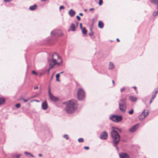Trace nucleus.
<instances>
[{
	"label": "nucleus",
	"instance_id": "1",
	"mask_svg": "<svg viewBox=\"0 0 158 158\" xmlns=\"http://www.w3.org/2000/svg\"><path fill=\"white\" fill-rule=\"evenodd\" d=\"M47 60L51 68H53L56 64L60 65L63 62L61 58L56 52H54L51 55L49 54Z\"/></svg>",
	"mask_w": 158,
	"mask_h": 158
},
{
	"label": "nucleus",
	"instance_id": "2",
	"mask_svg": "<svg viewBox=\"0 0 158 158\" xmlns=\"http://www.w3.org/2000/svg\"><path fill=\"white\" fill-rule=\"evenodd\" d=\"M66 106L65 110L68 114L73 113L77 107V102L76 100H72L66 102Z\"/></svg>",
	"mask_w": 158,
	"mask_h": 158
},
{
	"label": "nucleus",
	"instance_id": "3",
	"mask_svg": "<svg viewBox=\"0 0 158 158\" xmlns=\"http://www.w3.org/2000/svg\"><path fill=\"white\" fill-rule=\"evenodd\" d=\"M111 135L114 144L117 145L120 141V135L118 133L114 130H113L111 131Z\"/></svg>",
	"mask_w": 158,
	"mask_h": 158
},
{
	"label": "nucleus",
	"instance_id": "4",
	"mask_svg": "<svg viewBox=\"0 0 158 158\" xmlns=\"http://www.w3.org/2000/svg\"><path fill=\"white\" fill-rule=\"evenodd\" d=\"M118 102L119 109L122 112H125L127 109L126 98H123L118 101Z\"/></svg>",
	"mask_w": 158,
	"mask_h": 158
},
{
	"label": "nucleus",
	"instance_id": "5",
	"mask_svg": "<svg viewBox=\"0 0 158 158\" xmlns=\"http://www.w3.org/2000/svg\"><path fill=\"white\" fill-rule=\"evenodd\" d=\"M110 119L113 122L118 123L122 120L123 117L121 115H110Z\"/></svg>",
	"mask_w": 158,
	"mask_h": 158
},
{
	"label": "nucleus",
	"instance_id": "6",
	"mask_svg": "<svg viewBox=\"0 0 158 158\" xmlns=\"http://www.w3.org/2000/svg\"><path fill=\"white\" fill-rule=\"evenodd\" d=\"M85 96V93L84 90L81 88L78 89L77 92V97L79 100H81L84 98Z\"/></svg>",
	"mask_w": 158,
	"mask_h": 158
},
{
	"label": "nucleus",
	"instance_id": "7",
	"mask_svg": "<svg viewBox=\"0 0 158 158\" xmlns=\"http://www.w3.org/2000/svg\"><path fill=\"white\" fill-rule=\"evenodd\" d=\"M62 35V31L60 30H55L51 32V35L52 37H58Z\"/></svg>",
	"mask_w": 158,
	"mask_h": 158
},
{
	"label": "nucleus",
	"instance_id": "8",
	"mask_svg": "<svg viewBox=\"0 0 158 158\" xmlns=\"http://www.w3.org/2000/svg\"><path fill=\"white\" fill-rule=\"evenodd\" d=\"M145 110H144L142 114L139 116L138 118L140 120H143L148 115L149 112H147L145 113Z\"/></svg>",
	"mask_w": 158,
	"mask_h": 158
},
{
	"label": "nucleus",
	"instance_id": "9",
	"mask_svg": "<svg viewBox=\"0 0 158 158\" xmlns=\"http://www.w3.org/2000/svg\"><path fill=\"white\" fill-rule=\"evenodd\" d=\"M151 2L154 4L156 5L157 6L156 8L158 9L157 12L154 11L153 13V15L154 16H156L158 15V0H151Z\"/></svg>",
	"mask_w": 158,
	"mask_h": 158
},
{
	"label": "nucleus",
	"instance_id": "10",
	"mask_svg": "<svg viewBox=\"0 0 158 158\" xmlns=\"http://www.w3.org/2000/svg\"><path fill=\"white\" fill-rule=\"evenodd\" d=\"M48 94L50 99L52 101L54 102H56V101H58V98L57 97L54 96L51 94L50 91V88L48 90Z\"/></svg>",
	"mask_w": 158,
	"mask_h": 158
},
{
	"label": "nucleus",
	"instance_id": "11",
	"mask_svg": "<svg viewBox=\"0 0 158 158\" xmlns=\"http://www.w3.org/2000/svg\"><path fill=\"white\" fill-rule=\"evenodd\" d=\"M108 137V134L106 131H104L100 136V138L102 139H105Z\"/></svg>",
	"mask_w": 158,
	"mask_h": 158
},
{
	"label": "nucleus",
	"instance_id": "12",
	"mask_svg": "<svg viewBox=\"0 0 158 158\" xmlns=\"http://www.w3.org/2000/svg\"><path fill=\"white\" fill-rule=\"evenodd\" d=\"M139 125V124H136L131 128L129 129V131L131 132L135 131L138 128Z\"/></svg>",
	"mask_w": 158,
	"mask_h": 158
},
{
	"label": "nucleus",
	"instance_id": "13",
	"mask_svg": "<svg viewBox=\"0 0 158 158\" xmlns=\"http://www.w3.org/2000/svg\"><path fill=\"white\" fill-rule=\"evenodd\" d=\"M120 158H130L129 155L126 153H121L119 154Z\"/></svg>",
	"mask_w": 158,
	"mask_h": 158
},
{
	"label": "nucleus",
	"instance_id": "14",
	"mask_svg": "<svg viewBox=\"0 0 158 158\" xmlns=\"http://www.w3.org/2000/svg\"><path fill=\"white\" fill-rule=\"evenodd\" d=\"M48 107V105L46 101H45L42 104V108L44 110H46Z\"/></svg>",
	"mask_w": 158,
	"mask_h": 158
},
{
	"label": "nucleus",
	"instance_id": "15",
	"mask_svg": "<svg viewBox=\"0 0 158 158\" xmlns=\"http://www.w3.org/2000/svg\"><path fill=\"white\" fill-rule=\"evenodd\" d=\"M75 12L73 9H70L68 12V14L71 17L73 16L75 14Z\"/></svg>",
	"mask_w": 158,
	"mask_h": 158
},
{
	"label": "nucleus",
	"instance_id": "16",
	"mask_svg": "<svg viewBox=\"0 0 158 158\" xmlns=\"http://www.w3.org/2000/svg\"><path fill=\"white\" fill-rule=\"evenodd\" d=\"M129 100L132 102H135L137 100V98L133 96H130L129 98Z\"/></svg>",
	"mask_w": 158,
	"mask_h": 158
},
{
	"label": "nucleus",
	"instance_id": "17",
	"mask_svg": "<svg viewBox=\"0 0 158 158\" xmlns=\"http://www.w3.org/2000/svg\"><path fill=\"white\" fill-rule=\"evenodd\" d=\"M37 7V5L36 4H35L33 6H30L29 9L31 10H34L36 9Z\"/></svg>",
	"mask_w": 158,
	"mask_h": 158
},
{
	"label": "nucleus",
	"instance_id": "18",
	"mask_svg": "<svg viewBox=\"0 0 158 158\" xmlns=\"http://www.w3.org/2000/svg\"><path fill=\"white\" fill-rule=\"evenodd\" d=\"M75 26L74 24L73 23H72L70 26V28L71 29V30L73 31H74L75 30Z\"/></svg>",
	"mask_w": 158,
	"mask_h": 158
},
{
	"label": "nucleus",
	"instance_id": "19",
	"mask_svg": "<svg viewBox=\"0 0 158 158\" xmlns=\"http://www.w3.org/2000/svg\"><path fill=\"white\" fill-rule=\"evenodd\" d=\"M5 101V99L4 98H0V105L4 104Z\"/></svg>",
	"mask_w": 158,
	"mask_h": 158
},
{
	"label": "nucleus",
	"instance_id": "20",
	"mask_svg": "<svg viewBox=\"0 0 158 158\" xmlns=\"http://www.w3.org/2000/svg\"><path fill=\"white\" fill-rule=\"evenodd\" d=\"M103 23L101 21H99L98 23V27L100 28H102L103 27Z\"/></svg>",
	"mask_w": 158,
	"mask_h": 158
},
{
	"label": "nucleus",
	"instance_id": "21",
	"mask_svg": "<svg viewBox=\"0 0 158 158\" xmlns=\"http://www.w3.org/2000/svg\"><path fill=\"white\" fill-rule=\"evenodd\" d=\"M114 68V65L113 63L112 62H110L109 65V69H113Z\"/></svg>",
	"mask_w": 158,
	"mask_h": 158
},
{
	"label": "nucleus",
	"instance_id": "22",
	"mask_svg": "<svg viewBox=\"0 0 158 158\" xmlns=\"http://www.w3.org/2000/svg\"><path fill=\"white\" fill-rule=\"evenodd\" d=\"M82 31L83 34H86L87 33V31L85 29V27H83L82 29Z\"/></svg>",
	"mask_w": 158,
	"mask_h": 158
},
{
	"label": "nucleus",
	"instance_id": "23",
	"mask_svg": "<svg viewBox=\"0 0 158 158\" xmlns=\"http://www.w3.org/2000/svg\"><path fill=\"white\" fill-rule=\"evenodd\" d=\"M90 32L89 33V35L90 36H92L94 35V32L91 28H90Z\"/></svg>",
	"mask_w": 158,
	"mask_h": 158
},
{
	"label": "nucleus",
	"instance_id": "24",
	"mask_svg": "<svg viewBox=\"0 0 158 158\" xmlns=\"http://www.w3.org/2000/svg\"><path fill=\"white\" fill-rule=\"evenodd\" d=\"M52 68H51L50 66V65H49V68L48 69H45L44 70V73L46 72H48V74L49 73L50 70L52 69Z\"/></svg>",
	"mask_w": 158,
	"mask_h": 158
},
{
	"label": "nucleus",
	"instance_id": "25",
	"mask_svg": "<svg viewBox=\"0 0 158 158\" xmlns=\"http://www.w3.org/2000/svg\"><path fill=\"white\" fill-rule=\"evenodd\" d=\"M78 140L79 142L81 143V142H83L84 139L83 138H80L78 139Z\"/></svg>",
	"mask_w": 158,
	"mask_h": 158
},
{
	"label": "nucleus",
	"instance_id": "26",
	"mask_svg": "<svg viewBox=\"0 0 158 158\" xmlns=\"http://www.w3.org/2000/svg\"><path fill=\"white\" fill-rule=\"evenodd\" d=\"M134 112V110L133 109H132L130 111L128 112L129 114H132Z\"/></svg>",
	"mask_w": 158,
	"mask_h": 158
},
{
	"label": "nucleus",
	"instance_id": "27",
	"mask_svg": "<svg viewBox=\"0 0 158 158\" xmlns=\"http://www.w3.org/2000/svg\"><path fill=\"white\" fill-rule=\"evenodd\" d=\"M63 137L67 139H69L68 135H67L65 134L64 135H63Z\"/></svg>",
	"mask_w": 158,
	"mask_h": 158
},
{
	"label": "nucleus",
	"instance_id": "28",
	"mask_svg": "<svg viewBox=\"0 0 158 158\" xmlns=\"http://www.w3.org/2000/svg\"><path fill=\"white\" fill-rule=\"evenodd\" d=\"M103 3V1L102 0H99V2H98V4L99 5L101 6V5Z\"/></svg>",
	"mask_w": 158,
	"mask_h": 158
},
{
	"label": "nucleus",
	"instance_id": "29",
	"mask_svg": "<svg viewBox=\"0 0 158 158\" xmlns=\"http://www.w3.org/2000/svg\"><path fill=\"white\" fill-rule=\"evenodd\" d=\"M22 99L23 101L24 102H27L28 101H29L30 100V99H29V98H28L27 99Z\"/></svg>",
	"mask_w": 158,
	"mask_h": 158
},
{
	"label": "nucleus",
	"instance_id": "30",
	"mask_svg": "<svg viewBox=\"0 0 158 158\" xmlns=\"http://www.w3.org/2000/svg\"><path fill=\"white\" fill-rule=\"evenodd\" d=\"M15 106L18 108H19L20 106V104L19 103H18L15 105Z\"/></svg>",
	"mask_w": 158,
	"mask_h": 158
},
{
	"label": "nucleus",
	"instance_id": "31",
	"mask_svg": "<svg viewBox=\"0 0 158 158\" xmlns=\"http://www.w3.org/2000/svg\"><path fill=\"white\" fill-rule=\"evenodd\" d=\"M25 154L26 155H27V154H28L30 156H32V157H33V156L31 155L30 153L29 152H25Z\"/></svg>",
	"mask_w": 158,
	"mask_h": 158
},
{
	"label": "nucleus",
	"instance_id": "32",
	"mask_svg": "<svg viewBox=\"0 0 158 158\" xmlns=\"http://www.w3.org/2000/svg\"><path fill=\"white\" fill-rule=\"evenodd\" d=\"M76 18L78 21H80L81 20V18L79 15H77Z\"/></svg>",
	"mask_w": 158,
	"mask_h": 158
},
{
	"label": "nucleus",
	"instance_id": "33",
	"mask_svg": "<svg viewBox=\"0 0 158 158\" xmlns=\"http://www.w3.org/2000/svg\"><path fill=\"white\" fill-rule=\"evenodd\" d=\"M5 2H10L12 1V0H3Z\"/></svg>",
	"mask_w": 158,
	"mask_h": 158
},
{
	"label": "nucleus",
	"instance_id": "34",
	"mask_svg": "<svg viewBox=\"0 0 158 158\" xmlns=\"http://www.w3.org/2000/svg\"><path fill=\"white\" fill-rule=\"evenodd\" d=\"M60 76V75L59 73H58L56 75V78H59Z\"/></svg>",
	"mask_w": 158,
	"mask_h": 158
},
{
	"label": "nucleus",
	"instance_id": "35",
	"mask_svg": "<svg viewBox=\"0 0 158 158\" xmlns=\"http://www.w3.org/2000/svg\"><path fill=\"white\" fill-rule=\"evenodd\" d=\"M64 6H61L60 7V10H61L62 9H64Z\"/></svg>",
	"mask_w": 158,
	"mask_h": 158
},
{
	"label": "nucleus",
	"instance_id": "36",
	"mask_svg": "<svg viewBox=\"0 0 158 158\" xmlns=\"http://www.w3.org/2000/svg\"><path fill=\"white\" fill-rule=\"evenodd\" d=\"M125 89V88L124 87H123V88L121 89L120 91L121 92H123V91H124Z\"/></svg>",
	"mask_w": 158,
	"mask_h": 158
},
{
	"label": "nucleus",
	"instance_id": "37",
	"mask_svg": "<svg viewBox=\"0 0 158 158\" xmlns=\"http://www.w3.org/2000/svg\"><path fill=\"white\" fill-rule=\"evenodd\" d=\"M156 97V94H154L152 95V99L153 100H154V99Z\"/></svg>",
	"mask_w": 158,
	"mask_h": 158
},
{
	"label": "nucleus",
	"instance_id": "38",
	"mask_svg": "<svg viewBox=\"0 0 158 158\" xmlns=\"http://www.w3.org/2000/svg\"><path fill=\"white\" fill-rule=\"evenodd\" d=\"M84 148L86 150H88L89 149V148L88 147L85 146L84 147Z\"/></svg>",
	"mask_w": 158,
	"mask_h": 158
},
{
	"label": "nucleus",
	"instance_id": "39",
	"mask_svg": "<svg viewBox=\"0 0 158 158\" xmlns=\"http://www.w3.org/2000/svg\"><path fill=\"white\" fill-rule=\"evenodd\" d=\"M32 73L35 75H36L37 74V73L35 72V71H32Z\"/></svg>",
	"mask_w": 158,
	"mask_h": 158
},
{
	"label": "nucleus",
	"instance_id": "40",
	"mask_svg": "<svg viewBox=\"0 0 158 158\" xmlns=\"http://www.w3.org/2000/svg\"><path fill=\"white\" fill-rule=\"evenodd\" d=\"M80 27L81 29H83V28L82 27V23H80Z\"/></svg>",
	"mask_w": 158,
	"mask_h": 158
},
{
	"label": "nucleus",
	"instance_id": "41",
	"mask_svg": "<svg viewBox=\"0 0 158 158\" xmlns=\"http://www.w3.org/2000/svg\"><path fill=\"white\" fill-rule=\"evenodd\" d=\"M33 101H36V102H39V101L37 100H33V101H31L30 102H33Z\"/></svg>",
	"mask_w": 158,
	"mask_h": 158
},
{
	"label": "nucleus",
	"instance_id": "42",
	"mask_svg": "<svg viewBox=\"0 0 158 158\" xmlns=\"http://www.w3.org/2000/svg\"><path fill=\"white\" fill-rule=\"evenodd\" d=\"M116 129H117L118 130V131H119L120 132H121V130L120 129H119L118 128H116Z\"/></svg>",
	"mask_w": 158,
	"mask_h": 158
},
{
	"label": "nucleus",
	"instance_id": "43",
	"mask_svg": "<svg viewBox=\"0 0 158 158\" xmlns=\"http://www.w3.org/2000/svg\"><path fill=\"white\" fill-rule=\"evenodd\" d=\"M116 145H117L114 144V146L116 147V148L117 150H118V148L117 147V146H116Z\"/></svg>",
	"mask_w": 158,
	"mask_h": 158
},
{
	"label": "nucleus",
	"instance_id": "44",
	"mask_svg": "<svg viewBox=\"0 0 158 158\" xmlns=\"http://www.w3.org/2000/svg\"><path fill=\"white\" fill-rule=\"evenodd\" d=\"M153 100L152 99V98L151 99V100H150V104H151V103L152 102Z\"/></svg>",
	"mask_w": 158,
	"mask_h": 158
},
{
	"label": "nucleus",
	"instance_id": "45",
	"mask_svg": "<svg viewBox=\"0 0 158 158\" xmlns=\"http://www.w3.org/2000/svg\"><path fill=\"white\" fill-rule=\"evenodd\" d=\"M38 87L36 86L34 87V89H38Z\"/></svg>",
	"mask_w": 158,
	"mask_h": 158
},
{
	"label": "nucleus",
	"instance_id": "46",
	"mask_svg": "<svg viewBox=\"0 0 158 158\" xmlns=\"http://www.w3.org/2000/svg\"><path fill=\"white\" fill-rule=\"evenodd\" d=\"M56 80L57 81H59V82H60V80L59 79V78H56Z\"/></svg>",
	"mask_w": 158,
	"mask_h": 158
},
{
	"label": "nucleus",
	"instance_id": "47",
	"mask_svg": "<svg viewBox=\"0 0 158 158\" xmlns=\"http://www.w3.org/2000/svg\"><path fill=\"white\" fill-rule=\"evenodd\" d=\"M91 20L93 21V23H92V25H93L94 23V19H92Z\"/></svg>",
	"mask_w": 158,
	"mask_h": 158
},
{
	"label": "nucleus",
	"instance_id": "48",
	"mask_svg": "<svg viewBox=\"0 0 158 158\" xmlns=\"http://www.w3.org/2000/svg\"><path fill=\"white\" fill-rule=\"evenodd\" d=\"M79 15H80V16H83V14L82 13H80L79 14Z\"/></svg>",
	"mask_w": 158,
	"mask_h": 158
},
{
	"label": "nucleus",
	"instance_id": "49",
	"mask_svg": "<svg viewBox=\"0 0 158 158\" xmlns=\"http://www.w3.org/2000/svg\"><path fill=\"white\" fill-rule=\"evenodd\" d=\"M94 10V8H90V9H89V10L90 11H91V10Z\"/></svg>",
	"mask_w": 158,
	"mask_h": 158
},
{
	"label": "nucleus",
	"instance_id": "50",
	"mask_svg": "<svg viewBox=\"0 0 158 158\" xmlns=\"http://www.w3.org/2000/svg\"><path fill=\"white\" fill-rule=\"evenodd\" d=\"M116 40L118 41V42H119L120 40H119V39H118V38H117L116 39Z\"/></svg>",
	"mask_w": 158,
	"mask_h": 158
},
{
	"label": "nucleus",
	"instance_id": "51",
	"mask_svg": "<svg viewBox=\"0 0 158 158\" xmlns=\"http://www.w3.org/2000/svg\"><path fill=\"white\" fill-rule=\"evenodd\" d=\"M133 88L135 89H136V87L135 86H133Z\"/></svg>",
	"mask_w": 158,
	"mask_h": 158
},
{
	"label": "nucleus",
	"instance_id": "52",
	"mask_svg": "<svg viewBox=\"0 0 158 158\" xmlns=\"http://www.w3.org/2000/svg\"><path fill=\"white\" fill-rule=\"evenodd\" d=\"M43 74H44V73H40V76L43 75Z\"/></svg>",
	"mask_w": 158,
	"mask_h": 158
},
{
	"label": "nucleus",
	"instance_id": "53",
	"mask_svg": "<svg viewBox=\"0 0 158 158\" xmlns=\"http://www.w3.org/2000/svg\"><path fill=\"white\" fill-rule=\"evenodd\" d=\"M158 92V91L157 90H155V94H157Z\"/></svg>",
	"mask_w": 158,
	"mask_h": 158
},
{
	"label": "nucleus",
	"instance_id": "54",
	"mask_svg": "<svg viewBox=\"0 0 158 158\" xmlns=\"http://www.w3.org/2000/svg\"><path fill=\"white\" fill-rule=\"evenodd\" d=\"M64 72L63 71V72H60V73L59 74H62V73H64Z\"/></svg>",
	"mask_w": 158,
	"mask_h": 158
},
{
	"label": "nucleus",
	"instance_id": "55",
	"mask_svg": "<svg viewBox=\"0 0 158 158\" xmlns=\"http://www.w3.org/2000/svg\"><path fill=\"white\" fill-rule=\"evenodd\" d=\"M112 82H113V84L114 85V81H113V80L112 81Z\"/></svg>",
	"mask_w": 158,
	"mask_h": 158
},
{
	"label": "nucleus",
	"instance_id": "56",
	"mask_svg": "<svg viewBox=\"0 0 158 158\" xmlns=\"http://www.w3.org/2000/svg\"><path fill=\"white\" fill-rule=\"evenodd\" d=\"M76 24H77V26H78V23L77 22L76 23Z\"/></svg>",
	"mask_w": 158,
	"mask_h": 158
},
{
	"label": "nucleus",
	"instance_id": "57",
	"mask_svg": "<svg viewBox=\"0 0 158 158\" xmlns=\"http://www.w3.org/2000/svg\"><path fill=\"white\" fill-rule=\"evenodd\" d=\"M42 156V155L40 154V156Z\"/></svg>",
	"mask_w": 158,
	"mask_h": 158
},
{
	"label": "nucleus",
	"instance_id": "58",
	"mask_svg": "<svg viewBox=\"0 0 158 158\" xmlns=\"http://www.w3.org/2000/svg\"><path fill=\"white\" fill-rule=\"evenodd\" d=\"M86 10H86V9H85V11H86Z\"/></svg>",
	"mask_w": 158,
	"mask_h": 158
},
{
	"label": "nucleus",
	"instance_id": "59",
	"mask_svg": "<svg viewBox=\"0 0 158 158\" xmlns=\"http://www.w3.org/2000/svg\"><path fill=\"white\" fill-rule=\"evenodd\" d=\"M60 61V60H58Z\"/></svg>",
	"mask_w": 158,
	"mask_h": 158
},
{
	"label": "nucleus",
	"instance_id": "60",
	"mask_svg": "<svg viewBox=\"0 0 158 158\" xmlns=\"http://www.w3.org/2000/svg\"><path fill=\"white\" fill-rule=\"evenodd\" d=\"M157 89H158V88H157Z\"/></svg>",
	"mask_w": 158,
	"mask_h": 158
}]
</instances>
